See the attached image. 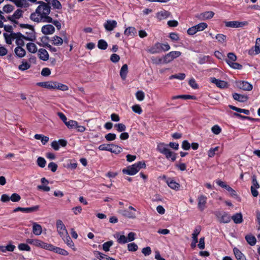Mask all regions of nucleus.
<instances>
[{
    "label": "nucleus",
    "mask_w": 260,
    "mask_h": 260,
    "mask_svg": "<svg viewBox=\"0 0 260 260\" xmlns=\"http://www.w3.org/2000/svg\"><path fill=\"white\" fill-rule=\"evenodd\" d=\"M18 7L26 8L29 6V3L26 0H11Z\"/></svg>",
    "instance_id": "nucleus-38"
},
{
    "label": "nucleus",
    "mask_w": 260,
    "mask_h": 260,
    "mask_svg": "<svg viewBox=\"0 0 260 260\" xmlns=\"http://www.w3.org/2000/svg\"><path fill=\"white\" fill-rule=\"evenodd\" d=\"M39 208V206L38 205L28 208H22L19 207L15 208L13 211L14 212H16L18 211H22L23 212L25 213H30L38 210Z\"/></svg>",
    "instance_id": "nucleus-13"
},
{
    "label": "nucleus",
    "mask_w": 260,
    "mask_h": 260,
    "mask_svg": "<svg viewBox=\"0 0 260 260\" xmlns=\"http://www.w3.org/2000/svg\"><path fill=\"white\" fill-rule=\"evenodd\" d=\"M24 39L25 41H33L36 40V36L35 32L31 31L27 36H24Z\"/></svg>",
    "instance_id": "nucleus-59"
},
{
    "label": "nucleus",
    "mask_w": 260,
    "mask_h": 260,
    "mask_svg": "<svg viewBox=\"0 0 260 260\" xmlns=\"http://www.w3.org/2000/svg\"><path fill=\"white\" fill-rule=\"evenodd\" d=\"M38 56L39 58L43 61H47L49 59V54L46 50L41 48L38 51Z\"/></svg>",
    "instance_id": "nucleus-24"
},
{
    "label": "nucleus",
    "mask_w": 260,
    "mask_h": 260,
    "mask_svg": "<svg viewBox=\"0 0 260 260\" xmlns=\"http://www.w3.org/2000/svg\"><path fill=\"white\" fill-rule=\"evenodd\" d=\"M27 243L37 247L41 248L45 250H49L51 247V244H49L38 239H29L26 240Z\"/></svg>",
    "instance_id": "nucleus-4"
},
{
    "label": "nucleus",
    "mask_w": 260,
    "mask_h": 260,
    "mask_svg": "<svg viewBox=\"0 0 260 260\" xmlns=\"http://www.w3.org/2000/svg\"><path fill=\"white\" fill-rule=\"evenodd\" d=\"M124 34L126 36H134L137 34V30L134 27H128L125 29Z\"/></svg>",
    "instance_id": "nucleus-39"
},
{
    "label": "nucleus",
    "mask_w": 260,
    "mask_h": 260,
    "mask_svg": "<svg viewBox=\"0 0 260 260\" xmlns=\"http://www.w3.org/2000/svg\"><path fill=\"white\" fill-rule=\"evenodd\" d=\"M214 15L212 11H206L199 14L197 17L201 20H205L212 18Z\"/></svg>",
    "instance_id": "nucleus-23"
},
{
    "label": "nucleus",
    "mask_w": 260,
    "mask_h": 260,
    "mask_svg": "<svg viewBox=\"0 0 260 260\" xmlns=\"http://www.w3.org/2000/svg\"><path fill=\"white\" fill-rule=\"evenodd\" d=\"M168 148V145L164 143H159L157 145L156 149L160 153L163 154Z\"/></svg>",
    "instance_id": "nucleus-43"
},
{
    "label": "nucleus",
    "mask_w": 260,
    "mask_h": 260,
    "mask_svg": "<svg viewBox=\"0 0 260 260\" xmlns=\"http://www.w3.org/2000/svg\"><path fill=\"white\" fill-rule=\"evenodd\" d=\"M28 243H20L18 245V248L20 251H30L31 250L30 247L27 244Z\"/></svg>",
    "instance_id": "nucleus-50"
},
{
    "label": "nucleus",
    "mask_w": 260,
    "mask_h": 260,
    "mask_svg": "<svg viewBox=\"0 0 260 260\" xmlns=\"http://www.w3.org/2000/svg\"><path fill=\"white\" fill-rule=\"evenodd\" d=\"M49 251H53L56 253L59 254L63 256L69 255V252L65 249L60 247H56L51 244V247L49 248Z\"/></svg>",
    "instance_id": "nucleus-16"
},
{
    "label": "nucleus",
    "mask_w": 260,
    "mask_h": 260,
    "mask_svg": "<svg viewBox=\"0 0 260 260\" xmlns=\"http://www.w3.org/2000/svg\"><path fill=\"white\" fill-rule=\"evenodd\" d=\"M94 255L100 260H116L98 251L93 252Z\"/></svg>",
    "instance_id": "nucleus-30"
},
{
    "label": "nucleus",
    "mask_w": 260,
    "mask_h": 260,
    "mask_svg": "<svg viewBox=\"0 0 260 260\" xmlns=\"http://www.w3.org/2000/svg\"><path fill=\"white\" fill-rule=\"evenodd\" d=\"M194 26L196 28V31L198 32L203 31L206 28H207L208 25L205 22H201L194 25Z\"/></svg>",
    "instance_id": "nucleus-49"
},
{
    "label": "nucleus",
    "mask_w": 260,
    "mask_h": 260,
    "mask_svg": "<svg viewBox=\"0 0 260 260\" xmlns=\"http://www.w3.org/2000/svg\"><path fill=\"white\" fill-rule=\"evenodd\" d=\"M113 244V242L112 241H109L104 243L103 245V249L106 251H109L110 249V247L112 246Z\"/></svg>",
    "instance_id": "nucleus-57"
},
{
    "label": "nucleus",
    "mask_w": 260,
    "mask_h": 260,
    "mask_svg": "<svg viewBox=\"0 0 260 260\" xmlns=\"http://www.w3.org/2000/svg\"><path fill=\"white\" fill-rule=\"evenodd\" d=\"M181 53L180 51H171L164 56V63H168L171 62L174 59L180 56Z\"/></svg>",
    "instance_id": "nucleus-8"
},
{
    "label": "nucleus",
    "mask_w": 260,
    "mask_h": 260,
    "mask_svg": "<svg viewBox=\"0 0 260 260\" xmlns=\"http://www.w3.org/2000/svg\"><path fill=\"white\" fill-rule=\"evenodd\" d=\"M26 47L27 50L31 53H36L38 51L37 46L34 43L29 42L27 43Z\"/></svg>",
    "instance_id": "nucleus-35"
},
{
    "label": "nucleus",
    "mask_w": 260,
    "mask_h": 260,
    "mask_svg": "<svg viewBox=\"0 0 260 260\" xmlns=\"http://www.w3.org/2000/svg\"><path fill=\"white\" fill-rule=\"evenodd\" d=\"M178 99H182L184 100L194 99L195 97L193 95H179L173 96L172 98V100H176Z\"/></svg>",
    "instance_id": "nucleus-52"
},
{
    "label": "nucleus",
    "mask_w": 260,
    "mask_h": 260,
    "mask_svg": "<svg viewBox=\"0 0 260 260\" xmlns=\"http://www.w3.org/2000/svg\"><path fill=\"white\" fill-rule=\"evenodd\" d=\"M162 154H164L165 156L167 159H171L172 161H174L176 160V153L171 151V150L169 148H168L167 150Z\"/></svg>",
    "instance_id": "nucleus-32"
},
{
    "label": "nucleus",
    "mask_w": 260,
    "mask_h": 260,
    "mask_svg": "<svg viewBox=\"0 0 260 260\" xmlns=\"http://www.w3.org/2000/svg\"><path fill=\"white\" fill-rule=\"evenodd\" d=\"M35 139L41 140L43 145H45L49 141V137L41 134H36L34 136Z\"/></svg>",
    "instance_id": "nucleus-41"
},
{
    "label": "nucleus",
    "mask_w": 260,
    "mask_h": 260,
    "mask_svg": "<svg viewBox=\"0 0 260 260\" xmlns=\"http://www.w3.org/2000/svg\"><path fill=\"white\" fill-rule=\"evenodd\" d=\"M260 53V38L256 40L254 46L250 48L248 51V53L251 56L257 55Z\"/></svg>",
    "instance_id": "nucleus-10"
},
{
    "label": "nucleus",
    "mask_w": 260,
    "mask_h": 260,
    "mask_svg": "<svg viewBox=\"0 0 260 260\" xmlns=\"http://www.w3.org/2000/svg\"><path fill=\"white\" fill-rule=\"evenodd\" d=\"M49 6H51L53 9L61 10L62 5L58 0H44Z\"/></svg>",
    "instance_id": "nucleus-19"
},
{
    "label": "nucleus",
    "mask_w": 260,
    "mask_h": 260,
    "mask_svg": "<svg viewBox=\"0 0 260 260\" xmlns=\"http://www.w3.org/2000/svg\"><path fill=\"white\" fill-rule=\"evenodd\" d=\"M215 215L221 223H226L231 221V216L227 212L217 211L215 212Z\"/></svg>",
    "instance_id": "nucleus-7"
},
{
    "label": "nucleus",
    "mask_w": 260,
    "mask_h": 260,
    "mask_svg": "<svg viewBox=\"0 0 260 260\" xmlns=\"http://www.w3.org/2000/svg\"><path fill=\"white\" fill-rule=\"evenodd\" d=\"M237 85L238 88L244 90L250 91L252 89V85L246 81H239Z\"/></svg>",
    "instance_id": "nucleus-17"
},
{
    "label": "nucleus",
    "mask_w": 260,
    "mask_h": 260,
    "mask_svg": "<svg viewBox=\"0 0 260 260\" xmlns=\"http://www.w3.org/2000/svg\"><path fill=\"white\" fill-rule=\"evenodd\" d=\"M67 141L63 139H60L58 141H53L51 144V146L54 150L57 151L59 150L60 146L62 147H65L67 145Z\"/></svg>",
    "instance_id": "nucleus-14"
},
{
    "label": "nucleus",
    "mask_w": 260,
    "mask_h": 260,
    "mask_svg": "<svg viewBox=\"0 0 260 260\" xmlns=\"http://www.w3.org/2000/svg\"><path fill=\"white\" fill-rule=\"evenodd\" d=\"M245 240L251 246L254 245L256 240L254 236L252 235H247L245 236Z\"/></svg>",
    "instance_id": "nucleus-45"
},
{
    "label": "nucleus",
    "mask_w": 260,
    "mask_h": 260,
    "mask_svg": "<svg viewBox=\"0 0 260 260\" xmlns=\"http://www.w3.org/2000/svg\"><path fill=\"white\" fill-rule=\"evenodd\" d=\"M235 223L239 224L243 222V216L241 213H237L231 217Z\"/></svg>",
    "instance_id": "nucleus-36"
},
{
    "label": "nucleus",
    "mask_w": 260,
    "mask_h": 260,
    "mask_svg": "<svg viewBox=\"0 0 260 260\" xmlns=\"http://www.w3.org/2000/svg\"><path fill=\"white\" fill-rule=\"evenodd\" d=\"M138 249V246L135 243H131L127 245V249L129 251H136Z\"/></svg>",
    "instance_id": "nucleus-61"
},
{
    "label": "nucleus",
    "mask_w": 260,
    "mask_h": 260,
    "mask_svg": "<svg viewBox=\"0 0 260 260\" xmlns=\"http://www.w3.org/2000/svg\"><path fill=\"white\" fill-rule=\"evenodd\" d=\"M219 149V147L217 146L215 148H210L208 152V155L209 157H213L215 154V152L218 151Z\"/></svg>",
    "instance_id": "nucleus-64"
},
{
    "label": "nucleus",
    "mask_w": 260,
    "mask_h": 260,
    "mask_svg": "<svg viewBox=\"0 0 260 260\" xmlns=\"http://www.w3.org/2000/svg\"><path fill=\"white\" fill-rule=\"evenodd\" d=\"M52 41H53V44L56 46H60L63 43L62 39L58 36H54L52 38Z\"/></svg>",
    "instance_id": "nucleus-51"
},
{
    "label": "nucleus",
    "mask_w": 260,
    "mask_h": 260,
    "mask_svg": "<svg viewBox=\"0 0 260 260\" xmlns=\"http://www.w3.org/2000/svg\"><path fill=\"white\" fill-rule=\"evenodd\" d=\"M118 213L122 215L131 219H135L136 217L134 212H129L126 210H119Z\"/></svg>",
    "instance_id": "nucleus-33"
},
{
    "label": "nucleus",
    "mask_w": 260,
    "mask_h": 260,
    "mask_svg": "<svg viewBox=\"0 0 260 260\" xmlns=\"http://www.w3.org/2000/svg\"><path fill=\"white\" fill-rule=\"evenodd\" d=\"M137 99L139 101H142L144 99V92L141 90L138 91L136 93Z\"/></svg>",
    "instance_id": "nucleus-63"
},
{
    "label": "nucleus",
    "mask_w": 260,
    "mask_h": 260,
    "mask_svg": "<svg viewBox=\"0 0 260 260\" xmlns=\"http://www.w3.org/2000/svg\"><path fill=\"white\" fill-rule=\"evenodd\" d=\"M146 167L144 161H141L135 163L126 168L123 169L122 172L124 174L129 175H134L137 174L141 169L145 168Z\"/></svg>",
    "instance_id": "nucleus-2"
},
{
    "label": "nucleus",
    "mask_w": 260,
    "mask_h": 260,
    "mask_svg": "<svg viewBox=\"0 0 260 260\" xmlns=\"http://www.w3.org/2000/svg\"><path fill=\"white\" fill-rule=\"evenodd\" d=\"M128 72V67L126 64H123L120 71V75L122 80H125Z\"/></svg>",
    "instance_id": "nucleus-42"
},
{
    "label": "nucleus",
    "mask_w": 260,
    "mask_h": 260,
    "mask_svg": "<svg viewBox=\"0 0 260 260\" xmlns=\"http://www.w3.org/2000/svg\"><path fill=\"white\" fill-rule=\"evenodd\" d=\"M56 225L58 234L61 238L69 234L65 225L61 220H56Z\"/></svg>",
    "instance_id": "nucleus-6"
},
{
    "label": "nucleus",
    "mask_w": 260,
    "mask_h": 260,
    "mask_svg": "<svg viewBox=\"0 0 260 260\" xmlns=\"http://www.w3.org/2000/svg\"><path fill=\"white\" fill-rule=\"evenodd\" d=\"M201 231V227L200 225L197 226L194 231L193 233L192 234V239H196L198 238V236L199 235Z\"/></svg>",
    "instance_id": "nucleus-60"
},
{
    "label": "nucleus",
    "mask_w": 260,
    "mask_h": 260,
    "mask_svg": "<svg viewBox=\"0 0 260 260\" xmlns=\"http://www.w3.org/2000/svg\"><path fill=\"white\" fill-rule=\"evenodd\" d=\"M210 81L215 84L218 87L223 88L227 86V83L222 80L217 79L214 77L210 78Z\"/></svg>",
    "instance_id": "nucleus-25"
},
{
    "label": "nucleus",
    "mask_w": 260,
    "mask_h": 260,
    "mask_svg": "<svg viewBox=\"0 0 260 260\" xmlns=\"http://www.w3.org/2000/svg\"><path fill=\"white\" fill-rule=\"evenodd\" d=\"M122 151V148L116 145L111 144L110 152L115 153L118 154L120 153Z\"/></svg>",
    "instance_id": "nucleus-46"
},
{
    "label": "nucleus",
    "mask_w": 260,
    "mask_h": 260,
    "mask_svg": "<svg viewBox=\"0 0 260 260\" xmlns=\"http://www.w3.org/2000/svg\"><path fill=\"white\" fill-rule=\"evenodd\" d=\"M98 47L101 50H106L108 47V43L105 40L101 39L98 41Z\"/></svg>",
    "instance_id": "nucleus-47"
},
{
    "label": "nucleus",
    "mask_w": 260,
    "mask_h": 260,
    "mask_svg": "<svg viewBox=\"0 0 260 260\" xmlns=\"http://www.w3.org/2000/svg\"><path fill=\"white\" fill-rule=\"evenodd\" d=\"M41 31L46 35H51L54 32L55 28L52 25L46 24L42 27Z\"/></svg>",
    "instance_id": "nucleus-15"
},
{
    "label": "nucleus",
    "mask_w": 260,
    "mask_h": 260,
    "mask_svg": "<svg viewBox=\"0 0 260 260\" xmlns=\"http://www.w3.org/2000/svg\"><path fill=\"white\" fill-rule=\"evenodd\" d=\"M54 89H57L62 91H67L69 89V87L67 85L60 83L57 82H55Z\"/></svg>",
    "instance_id": "nucleus-48"
},
{
    "label": "nucleus",
    "mask_w": 260,
    "mask_h": 260,
    "mask_svg": "<svg viewBox=\"0 0 260 260\" xmlns=\"http://www.w3.org/2000/svg\"><path fill=\"white\" fill-rule=\"evenodd\" d=\"M210 56L209 55H204L200 56L199 58L198 63L203 64L210 61Z\"/></svg>",
    "instance_id": "nucleus-53"
},
{
    "label": "nucleus",
    "mask_w": 260,
    "mask_h": 260,
    "mask_svg": "<svg viewBox=\"0 0 260 260\" xmlns=\"http://www.w3.org/2000/svg\"><path fill=\"white\" fill-rule=\"evenodd\" d=\"M212 132L215 135H218L221 132V128L218 125H214L211 128Z\"/></svg>",
    "instance_id": "nucleus-62"
},
{
    "label": "nucleus",
    "mask_w": 260,
    "mask_h": 260,
    "mask_svg": "<svg viewBox=\"0 0 260 260\" xmlns=\"http://www.w3.org/2000/svg\"><path fill=\"white\" fill-rule=\"evenodd\" d=\"M233 98L235 100L238 101L240 102H245L248 100V97L245 95H242L237 93L233 94Z\"/></svg>",
    "instance_id": "nucleus-37"
},
{
    "label": "nucleus",
    "mask_w": 260,
    "mask_h": 260,
    "mask_svg": "<svg viewBox=\"0 0 260 260\" xmlns=\"http://www.w3.org/2000/svg\"><path fill=\"white\" fill-rule=\"evenodd\" d=\"M170 16V13L166 10H161L158 12L156 14V17L159 21L166 19Z\"/></svg>",
    "instance_id": "nucleus-28"
},
{
    "label": "nucleus",
    "mask_w": 260,
    "mask_h": 260,
    "mask_svg": "<svg viewBox=\"0 0 260 260\" xmlns=\"http://www.w3.org/2000/svg\"><path fill=\"white\" fill-rule=\"evenodd\" d=\"M185 74L184 73H179L178 74L173 75L169 77V79H177L180 80L184 79Z\"/></svg>",
    "instance_id": "nucleus-58"
},
{
    "label": "nucleus",
    "mask_w": 260,
    "mask_h": 260,
    "mask_svg": "<svg viewBox=\"0 0 260 260\" xmlns=\"http://www.w3.org/2000/svg\"><path fill=\"white\" fill-rule=\"evenodd\" d=\"M215 39L218 43L223 44H225L227 41L226 36L223 34H218L215 36Z\"/></svg>",
    "instance_id": "nucleus-44"
},
{
    "label": "nucleus",
    "mask_w": 260,
    "mask_h": 260,
    "mask_svg": "<svg viewBox=\"0 0 260 260\" xmlns=\"http://www.w3.org/2000/svg\"><path fill=\"white\" fill-rule=\"evenodd\" d=\"M117 26V22L114 20H107L104 24V27L107 31H111Z\"/></svg>",
    "instance_id": "nucleus-11"
},
{
    "label": "nucleus",
    "mask_w": 260,
    "mask_h": 260,
    "mask_svg": "<svg viewBox=\"0 0 260 260\" xmlns=\"http://www.w3.org/2000/svg\"><path fill=\"white\" fill-rule=\"evenodd\" d=\"M4 36L5 39L6 43L8 44H11L12 42L15 40L14 38L16 36V33H4Z\"/></svg>",
    "instance_id": "nucleus-34"
},
{
    "label": "nucleus",
    "mask_w": 260,
    "mask_h": 260,
    "mask_svg": "<svg viewBox=\"0 0 260 260\" xmlns=\"http://www.w3.org/2000/svg\"><path fill=\"white\" fill-rule=\"evenodd\" d=\"M32 232L36 236H40L42 233V226L37 222H32Z\"/></svg>",
    "instance_id": "nucleus-22"
},
{
    "label": "nucleus",
    "mask_w": 260,
    "mask_h": 260,
    "mask_svg": "<svg viewBox=\"0 0 260 260\" xmlns=\"http://www.w3.org/2000/svg\"><path fill=\"white\" fill-rule=\"evenodd\" d=\"M207 198L204 195H200L198 198V207L200 211H203L206 208Z\"/></svg>",
    "instance_id": "nucleus-12"
},
{
    "label": "nucleus",
    "mask_w": 260,
    "mask_h": 260,
    "mask_svg": "<svg viewBox=\"0 0 260 260\" xmlns=\"http://www.w3.org/2000/svg\"><path fill=\"white\" fill-rule=\"evenodd\" d=\"M14 53L16 56L19 58H22L26 55V51L22 46H17L14 49Z\"/></svg>",
    "instance_id": "nucleus-26"
},
{
    "label": "nucleus",
    "mask_w": 260,
    "mask_h": 260,
    "mask_svg": "<svg viewBox=\"0 0 260 260\" xmlns=\"http://www.w3.org/2000/svg\"><path fill=\"white\" fill-rule=\"evenodd\" d=\"M233 251L237 260H246L244 254L238 248H234Z\"/></svg>",
    "instance_id": "nucleus-40"
},
{
    "label": "nucleus",
    "mask_w": 260,
    "mask_h": 260,
    "mask_svg": "<svg viewBox=\"0 0 260 260\" xmlns=\"http://www.w3.org/2000/svg\"><path fill=\"white\" fill-rule=\"evenodd\" d=\"M30 67V65L29 63H28L26 61H22L21 62V64H20L19 67L18 69L21 71H25L28 69H29Z\"/></svg>",
    "instance_id": "nucleus-54"
},
{
    "label": "nucleus",
    "mask_w": 260,
    "mask_h": 260,
    "mask_svg": "<svg viewBox=\"0 0 260 260\" xmlns=\"http://www.w3.org/2000/svg\"><path fill=\"white\" fill-rule=\"evenodd\" d=\"M248 25L247 21H228L225 22V26L229 27L238 28L242 27Z\"/></svg>",
    "instance_id": "nucleus-9"
},
{
    "label": "nucleus",
    "mask_w": 260,
    "mask_h": 260,
    "mask_svg": "<svg viewBox=\"0 0 260 260\" xmlns=\"http://www.w3.org/2000/svg\"><path fill=\"white\" fill-rule=\"evenodd\" d=\"M136 234L134 232H130L128 234L127 237L123 235V233L122 235L120 233H117L115 234L114 237L117 239V242L120 244H124L129 242H132L136 239Z\"/></svg>",
    "instance_id": "nucleus-3"
},
{
    "label": "nucleus",
    "mask_w": 260,
    "mask_h": 260,
    "mask_svg": "<svg viewBox=\"0 0 260 260\" xmlns=\"http://www.w3.org/2000/svg\"><path fill=\"white\" fill-rule=\"evenodd\" d=\"M236 60L237 56L234 53L230 52L228 54V58L226 59V63L234 69L240 70L242 68V66L240 64L235 62Z\"/></svg>",
    "instance_id": "nucleus-5"
},
{
    "label": "nucleus",
    "mask_w": 260,
    "mask_h": 260,
    "mask_svg": "<svg viewBox=\"0 0 260 260\" xmlns=\"http://www.w3.org/2000/svg\"><path fill=\"white\" fill-rule=\"evenodd\" d=\"M160 46V43H156L148 49L147 51L151 54L159 53L161 52Z\"/></svg>",
    "instance_id": "nucleus-29"
},
{
    "label": "nucleus",
    "mask_w": 260,
    "mask_h": 260,
    "mask_svg": "<svg viewBox=\"0 0 260 260\" xmlns=\"http://www.w3.org/2000/svg\"><path fill=\"white\" fill-rule=\"evenodd\" d=\"M15 40V43L17 45V46H24V35L21 34L20 32L16 33V36L14 38Z\"/></svg>",
    "instance_id": "nucleus-18"
},
{
    "label": "nucleus",
    "mask_w": 260,
    "mask_h": 260,
    "mask_svg": "<svg viewBox=\"0 0 260 260\" xmlns=\"http://www.w3.org/2000/svg\"><path fill=\"white\" fill-rule=\"evenodd\" d=\"M38 4L39 5L35 11L30 14V19L37 23H49L52 21V18L49 16L51 11V6L42 1L38 2Z\"/></svg>",
    "instance_id": "nucleus-1"
},
{
    "label": "nucleus",
    "mask_w": 260,
    "mask_h": 260,
    "mask_svg": "<svg viewBox=\"0 0 260 260\" xmlns=\"http://www.w3.org/2000/svg\"><path fill=\"white\" fill-rule=\"evenodd\" d=\"M61 239L68 247L71 248L74 251H77V248H76L73 241L72 240L69 234H68L67 236L62 238Z\"/></svg>",
    "instance_id": "nucleus-21"
},
{
    "label": "nucleus",
    "mask_w": 260,
    "mask_h": 260,
    "mask_svg": "<svg viewBox=\"0 0 260 260\" xmlns=\"http://www.w3.org/2000/svg\"><path fill=\"white\" fill-rule=\"evenodd\" d=\"M38 166L41 168H44L46 166V161L44 158L39 157L37 160Z\"/></svg>",
    "instance_id": "nucleus-56"
},
{
    "label": "nucleus",
    "mask_w": 260,
    "mask_h": 260,
    "mask_svg": "<svg viewBox=\"0 0 260 260\" xmlns=\"http://www.w3.org/2000/svg\"><path fill=\"white\" fill-rule=\"evenodd\" d=\"M78 122L76 121L70 120L66 122V125L70 129L75 128L77 126Z\"/></svg>",
    "instance_id": "nucleus-55"
},
{
    "label": "nucleus",
    "mask_w": 260,
    "mask_h": 260,
    "mask_svg": "<svg viewBox=\"0 0 260 260\" xmlns=\"http://www.w3.org/2000/svg\"><path fill=\"white\" fill-rule=\"evenodd\" d=\"M55 85V82L51 81L38 82L37 83V86L49 89H54Z\"/></svg>",
    "instance_id": "nucleus-20"
},
{
    "label": "nucleus",
    "mask_w": 260,
    "mask_h": 260,
    "mask_svg": "<svg viewBox=\"0 0 260 260\" xmlns=\"http://www.w3.org/2000/svg\"><path fill=\"white\" fill-rule=\"evenodd\" d=\"M23 11L21 9H17L14 14L9 17L11 21L16 22L17 20L20 18L23 15Z\"/></svg>",
    "instance_id": "nucleus-31"
},
{
    "label": "nucleus",
    "mask_w": 260,
    "mask_h": 260,
    "mask_svg": "<svg viewBox=\"0 0 260 260\" xmlns=\"http://www.w3.org/2000/svg\"><path fill=\"white\" fill-rule=\"evenodd\" d=\"M166 183L171 189L175 190H178L180 187V184L172 178H168Z\"/></svg>",
    "instance_id": "nucleus-27"
}]
</instances>
